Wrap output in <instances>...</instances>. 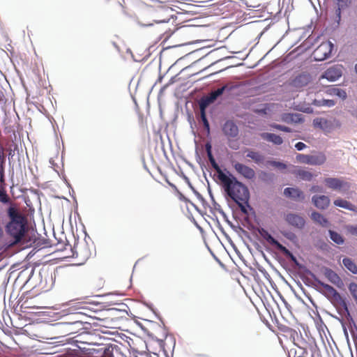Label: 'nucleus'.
<instances>
[{
    "label": "nucleus",
    "instance_id": "f257e3e1",
    "mask_svg": "<svg viewBox=\"0 0 357 357\" xmlns=\"http://www.w3.org/2000/svg\"><path fill=\"white\" fill-rule=\"evenodd\" d=\"M220 181L227 195L238 204L243 213L248 214L250 197L248 188L231 174H221Z\"/></svg>",
    "mask_w": 357,
    "mask_h": 357
},
{
    "label": "nucleus",
    "instance_id": "f03ea898",
    "mask_svg": "<svg viewBox=\"0 0 357 357\" xmlns=\"http://www.w3.org/2000/svg\"><path fill=\"white\" fill-rule=\"evenodd\" d=\"M8 215L10 221L7 225V230L13 238L9 245L13 246L18 243L24 242L26 229L24 218L13 208L8 209Z\"/></svg>",
    "mask_w": 357,
    "mask_h": 357
},
{
    "label": "nucleus",
    "instance_id": "7ed1b4c3",
    "mask_svg": "<svg viewBox=\"0 0 357 357\" xmlns=\"http://www.w3.org/2000/svg\"><path fill=\"white\" fill-rule=\"evenodd\" d=\"M296 158L298 162L310 165H321L326 160L325 154L321 152L314 155H305L299 153L297 154Z\"/></svg>",
    "mask_w": 357,
    "mask_h": 357
},
{
    "label": "nucleus",
    "instance_id": "20e7f679",
    "mask_svg": "<svg viewBox=\"0 0 357 357\" xmlns=\"http://www.w3.org/2000/svg\"><path fill=\"white\" fill-rule=\"evenodd\" d=\"M333 48L331 41L323 42L313 52V57L317 61H324L328 58Z\"/></svg>",
    "mask_w": 357,
    "mask_h": 357
},
{
    "label": "nucleus",
    "instance_id": "39448f33",
    "mask_svg": "<svg viewBox=\"0 0 357 357\" xmlns=\"http://www.w3.org/2000/svg\"><path fill=\"white\" fill-rule=\"evenodd\" d=\"M326 186L333 190L340 192H346L349 189V184L347 182L337 178L328 177L324 179Z\"/></svg>",
    "mask_w": 357,
    "mask_h": 357
},
{
    "label": "nucleus",
    "instance_id": "423d86ee",
    "mask_svg": "<svg viewBox=\"0 0 357 357\" xmlns=\"http://www.w3.org/2000/svg\"><path fill=\"white\" fill-rule=\"evenodd\" d=\"M284 220L289 225L300 229H303L305 225L304 217L296 213H286Z\"/></svg>",
    "mask_w": 357,
    "mask_h": 357
},
{
    "label": "nucleus",
    "instance_id": "0eeeda50",
    "mask_svg": "<svg viewBox=\"0 0 357 357\" xmlns=\"http://www.w3.org/2000/svg\"><path fill=\"white\" fill-rule=\"evenodd\" d=\"M342 75V67L340 66H334L327 69L321 76V79H326L330 82H335Z\"/></svg>",
    "mask_w": 357,
    "mask_h": 357
},
{
    "label": "nucleus",
    "instance_id": "6e6552de",
    "mask_svg": "<svg viewBox=\"0 0 357 357\" xmlns=\"http://www.w3.org/2000/svg\"><path fill=\"white\" fill-rule=\"evenodd\" d=\"M235 170L247 179H252L255 177V172L251 167L240 162L234 163Z\"/></svg>",
    "mask_w": 357,
    "mask_h": 357
},
{
    "label": "nucleus",
    "instance_id": "1a4fd4ad",
    "mask_svg": "<svg viewBox=\"0 0 357 357\" xmlns=\"http://www.w3.org/2000/svg\"><path fill=\"white\" fill-rule=\"evenodd\" d=\"M317 283L319 285H320L321 287H323L324 290L325 291L326 294L328 296L332 297L336 301L340 300L342 303V305L344 307V309L348 311V307L347 305V303L344 302V301L342 300L340 295L339 293L331 285L325 284L319 280L317 281Z\"/></svg>",
    "mask_w": 357,
    "mask_h": 357
},
{
    "label": "nucleus",
    "instance_id": "9d476101",
    "mask_svg": "<svg viewBox=\"0 0 357 357\" xmlns=\"http://www.w3.org/2000/svg\"><path fill=\"white\" fill-rule=\"evenodd\" d=\"M280 121L288 124H296L303 122V118L298 113H283L280 115Z\"/></svg>",
    "mask_w": 357,
    "mask_h": 357
},
{
    "label": "nucleus",
    "instance_id": "9b49d317",
    "mask_svg": "<svg viewBox=\"0 0 357 357\" xmlns=\"http://www.w3.org/2000/svg\"><path fill=\"white\" fill-rule=\"evenodd\" d=\"M312 202L319 209H325L329 206L331 200L326 195H314Z\"/></svg>",
    "mask_w": 357,
    "mask_h": 357
},
{
    "label": "nucleus",
    "instance_id": "f8f14e48",
    "mask_svg": "<svg viewBox=\"0 0 357 357\" xmlns=\"http://www.w3.org/2000/svg\"><path fill=\"white\" fill-rule=\"evenodd\" d=\"M222 131L228 137H235L238 133V127L232 121H227L225 123Z\"/></svg>",
    "mask_w": 357,
    "mask_h": 357
},
{
    "label": "nucleus",
    "instance_id": "ddd939ff",
    "mask_svg": "<svg viewBox=\"0 0 357 357\" xmlns=\"http://www.w3.org/2000/svg\"><path fill=\"white\" fill-rule=\"evenodd\" d=\"M284 195L295 201H303L305 199L303 192L298 188H287L284 190Z\"/></svg>",
    "mask_w": 357,
    "mask_h": 357
},
{
    "label": "nucleus",
    "instance_id": "4468645a",
    "mask_svg": "<svg viewBox=\"0 0 357 357\" xmlns=\"http://www.w3.org/2000/svg\"><path fill=\"white\" fill-rule=\"evenodd\" d=\"M310 81L307 74H301L296 77L292 81V85L296 88H301L306 86Z\"/></svg>",
    "mask_w": 357,
    "mask_h": 357
},
{
    "label": "nucleus",
    "instance_id": "2eb2a0df",
    "mask_svg": "<svg viewBox=\"0 0 357 357\" xmlns=\"http://www.w3.org/2000/svg\"><path fill=\"white\" fill-rule=\"evenodd\" d=\"M258 232L263 238H264L270 244L275 245L278 249H279L280 246L282 245V244L275 240L265 229H259Z\"/></svg>",
    "mask_w": 357,
    "mask_h": 357
},
{
    "label": "nucleus",
    "instance_id": "dca6fc26",
    "mask_svg": "<svg viewBox=\"0 0 357 357\" xmlns=\"http://www.w3.org/2000/svg\"><path fill=\"white\" fill-rule=\"evenodd\" d=\"M261 137L263 139L273 142L276 145H280L283 142V139L280 136L273 133L263 132L261 134Z\"/></svg>",
    "mask_w": 357,
    "mask_h": 357
},
{
    "label": "nucleus",
    "instance_id": "f3484780",
    "mask_svg": "<svg viewBox=\"0 0 357 357\" xmlns=\"http://www.w3.org/2000/svg\"><path fill=\"white\" fill-rule=\"evenodd\" d=\"M337 2V8L335 10L336 15V20L339 24L341 19V10L348 8L351 3L352 0H336Z\"/></svg>",
    "mask_w": 357,
    "mask_h": 357
},
{
    "label": "nucleus",
    "instance_id": "a211bd4d",
    "mask_svg": "<svg viewBox=\"0 0 357 357\" xmlns=\"http://www.w3.org/2000/svg\"><path fill=\"white\" fill-rule=\"evenodd\" d=\"M297 176L304 181H310L313 176L312 174L307 170L296 167L293 172Z\"/></svg>",
    "mask_w": 357,
    "mask_h": 357
},
{
    "label": "nucleus",
    "instance_id": "6ab92c4d",
    "mask_svg": "<svg viewBox=\"0 0 357 357\" xmlns=\"http://www.w3.org/2000/svg\"><path fill=\"white\" fill-rule=\"evenodd\" d=\"M333 203L336 206L341 207L351 211H356V206L347 200L342 199H337L334 201Z\"/></svg>",
    "mask_w": 357,
    "mask_h": 357
},
{
    "label": "nucleus",
    "instance_id": "aec40b11",
    "mask_svg": "<svg viewBox=\"0 0 357 357\" xmlns=\"http://www.w3.org/2000/svg\"><path fill=\"white\" fill-rule=\"evenodd\" d=\"M218 96L215 91L211 92L207 96L202 98L199 104L202 105V107H207L210 104L213 103Z\"/></svg>",
    "mask_w": 357,
    "mask_h": 357
},
{
    "label": "nucleus",
    "instance_id": "412c9836",
    "mask_svg": "<svg viewBox=\"0 0 357 357\" xmlns=\"http://www.w3.org/2000/svg\"><path fill=\"white\" fill-rule=\"evenodd\" d=\"M313 105L317 107H332L335 105V102L333 100H326V99H314L312 103Z\"/></svg>",
    "mask_w": 357,
    "mask_h": 357
},
{
    "label": "nucleus",
    "instance_id": "4be33fe9",
    "mask_svg": "<svg viewBox=\"0 0 357 357\" xmlns=\"http://www.w3.org/2000/svg\"><path fill=\"white\" fill-rule=\"evenodd\" d=\"M325 275L328 280L334 284H338L341 282V279L337 274L331 269L326 270Z\"/></svg>",
    "mask_w": 357,
    "mask_h": 357
},
{
    "label": "nucleus",
    "instance_id": "5701e85b",
    "mask_svg": "<svg viewBox=\"0 0 357 357\" xmlns=\"http://www.w3.org/2000/svg\"><path fill=\"white\" fill-rule=\"evenodd\" d=\"M246 156L248 158H251L252 160L255 161V162L257 164H260L263 162L264 160V157L261 153L256 151H247Z\"/></svg>",
    "mask_w": 357,
    "mask_h": 357
},
{
    "label": "nucleus",
    "instance_id": "b1692460",
    "mask_svg": "<svg viewBox=\"0 0 357 357\" xmlns=\"http://www.w3.org/2000/svg\"><path fill=\"white\" fill-rule=\"evenodd\" d=\"M312 219L323 227H326L328 224L327 219L317 212H314L312 213Z\"/></svg>",
    "mask_w": 357,
    "mask_h": 357
},
{
    "label": "nucleus",
    "instance_id": "393cba45",
    "mask_svg": "<svg viewBox=\"0 0 357 357\" xmlns=\"http://www.w3.org/2000/svg\"><path fill=\"white\" fill-rule=\"evenodd\" d=\"M342 264L352 273H357V266L354 262L349 258H344L342 260Z\"/></svg>",
    "mask_w": 357,
    "mask_h": 357
},
{
    "label": "nucleus",
    "instance_id": "a878e982",
    "mask_svg": "<svg viewBox=\"0 0 357 357\" xmlns=\"http://www.w3.org/2000/svg\"><path fill=\"white\" fill-rule=\"evenodd\" d=\"M329 236L331 239L337 244L341 245L344 243L343 237L338 233L329 230Z\"/></svg>",
    "mask_w": 357,
    "mask_h": 357
},
{
    "label": "nucleus",
    "instance_id": "bb28decb",
    "mask_svg": "<svg viewBox=\"0 0 357 357\" xmlns=\"http://www.w3.org/2000/svg\"><path fill=\"white\" fill-rule=\"evenodd\" d=\"M208 155V160H209L211 165L216 170V172L218 173V178L219 180H220V174H225V173L221 170V169L220 168L218 165L216 163V162L212 155V153H208V155Z\"/></svg>",
    "mask_w": 357,
    "mask_h": 357
},
{
    "label": "nucleus",
    "instance_id": "cd10ccee",
    "mask_svg": "<svg viewBox=\"0 0 357 357\" xmlns=\"http://www.w3.org/2000/svg\"><path fill=\"white\" fill-rule=\"evenodd\" d=\"M279 250H280L286 257H287L288 258H289L292 261H294V263H297V260H296V258L293 255V254L288 250L284 246H283L282 245L281 246H280V248L278 249Z\"/></svg>",
    "mask_w": 357,
    "mask_h": 357
},
{
    "label": "nucleus",
    "instance_id": "c85d7f7f",
    "mask_svg": "<svg viewBox=\"0 0 357 357\" xmlns=\"http://www.w3.org/2000/svg\"><path fill=\"white\" fill-rule=\"evenodd\" d=\"M199 108H200V113H201V119L204 123V126L205 128L207 129V130H209V123L206 119V114H205V109L206 107H202V105L199 104Z\"/></svg>",
    "mask_w": 357,
    "mask_h": 357
},
{
    "label": "nucleus",
    "instance_id": "c756f323",
    "mask_svg": "<svg viewBox=\"0 0 357 357\" xmlns=\"http://www.w3.org/2000/svg\"><path fill=\"white\" fill-rule=\"evenodd\" d=\"M271 127L274 128V129H276V130H281V131H284V132H292V130L287 127V126H282V125H280V124H276V123H273L271 125Z\"/></svg>",
    "mask_w": 357,
    "mask_h": 357
},
{
    "label": "nucleus",
    "instance_id": "7c9ffc66",
    "mask_svg": "<svg viewBox=\"0 0 357 357\" xmlns=\"http://www.w3.org/2000/svg\"><path fill=\"white\" fill-rule=\"evenodd\" d=\"M225 91H231V88L229 87L228 85H225L223 86H222L221 88H219L217 90L214 91L215 93L217 94V96L219 97L221 95L223 94V93Z\"/></svg>",
    "mask_w": 357,
    "mask_h": 357
},
{
    "label": "nucleus",
    "instance_id": "2f4dec72",
    "mask_svg": "<svg viewBox=\"0 0 357 357\" xmlns=\"http://www.w3.org/2000/svg\"><path fill=\"white\" fill-rule=\"evenodd\" d=\"M270 164L276 167V168H278L280 169H285L287 168V165L283 163V162H278V161H271L270 162Z\"/></svg>",
    "mask_w": 357,
    "mask_h": 357
},
{
    "label": "nucleus",
    "instance_id": "473e14b6",
    "mask_svg": "<svg viewBox=\"0 0 357 357\" xmlns=\"http://www.w3.org/2000/svg\"><path fill=\"white\" fill-rule=\"evenodd\" d=\"M336 96L340 98L342 100H344L347 98V95L344 90L338 88L336 93Z\"/></svg>",
    "mask_w": 357,
    "mask_h": 357
},
{
    "label": "nucleus",
    "instance_id": "72a5a7b5",
    "mask_svg": "<svg viewBox=\"0 0 357 357\" xmlns=\"http://www.w3.org/2000/svg\"><path fill=\"white\" fill-rule=\"evenodd\" d=\"M314 125L319 126L321 128H324V126L327 123V121L326 119H321L318 122V120H315L314 121Z\"/></svg>",
    "mask_w": 357,
    "mask_h": 357
},
{
    "label": "nucleus",
    "instance_id": "f704fd0d",
    "mask_svg": "<svg viewBox=\"0 0 357 357\" xmlns=\"http://www.w3.org/2000/svg\"><path fill=\"white\" fill-rule=\"evenodd\" d=\"M338 88L337 87H330L326 90V93L330 96H336V93Z\"/></svg>",
    "mask_w": 357,
    "mask_h": 357
},
{
    "label": "nucleus",
    "instance_id": "c9c22d12",
    "mask_svg": "<svg viewBox=\"0 0 357 357\" xmlns=\"http://www.w3.org/2000/svg\"><path fill=\"white\" fill-rule=\"evenodd\" d=\"M348 231L353 235L357 236V225L356 226H349L347 227Z\"/></svg>",
    "mask_w": 357,
    "mask_h": 357
},
{
    "label": "nucleus",
    "instance_id": "e433bc0d",
    "mask_svg": "<svg viewBox=\"0 0 357 357\" xmlns=\"http://www.w3.org/2000/svg\"><path fill=\"white\" fill-rule=\"evenodd\" d=\"M310 192H322V188L319 185H313L310 188Z\"/></svg>",
    "mask_w": 357,
    "mask_h": 357
},
{
    "label": "nucleus",
    "instance_id": "4c0bfd02",
    "mask_svg": "<svg viewBox=\"0 0 357 357\" xmlns=\"http://www.w3.org/2000/svg\"><path fill=\"white\" fill-rule=\"evenodd\" d=\"M306 147V145L303 143V142H298L295 144V148L298 150V151H302Z\"/></svg>",
    "mask_w": 357,
    "mask_h": 357
},
{
    "label": "nucleus",
    "instance_id": "58836bf2",
    "mask_svg": "<svg viewBox=\"0 0 357 357\" xmlns=\"http://www.w3.org/2000/svg\"><path fill=\"white\" fill-rule=\"evenodd\" d=\"M284 236H286L287 238L291 239V240L293 238H294V236H295V235H294L293 233H291V232H289V233H287V234H284Z\"/></svg>",
    "mask_w": 357,
    "mask_h": 357
},
{
    "label": "nucleus",
    "instance_id": "ea45409f",
    "mask_svg": "<svg viewBox=\"0 0 357 357\" xmlns=\"http://www.w3.org/2000/svg\"><path fill=\"white\" fill-rule=\"evenodd\" d=\"M206 152L207 155H208V153H211V146L209 144H207L206 145Z\"/></svg>",
    "mask_w": 357,
    "mask_h": 357
},
{
    "label": "nucleus",
    "instance_id": "a19ab883",
    "mask_svg": "<svg viewBox=\"0 0 357 357\" xmlns=\"http://www.w3.org/2000/svg\"><path fill=\"white\" fill-rule=\"evenodd\" d=\"M3 234V229L1 228V227H0V237L2 236Z\"/></svg>",
    "mask_w": 357,
    "mask_h": 357
},
{
    "label": "nucleus",
    "instance_id": "79ce46f5",
    "mask_svg": "<svg viewBox=\"0 0 357 357\" xmlns=\"http://www.w3.org/2000/svg\"><path fill=\"white\" fill-rule=\"evenodd\" d=\"M354 69H355L356 73L357 74V63L355 65Z\"/></svg>",
    "mask_w": 357,
    "mask_h": 357
}]
</instances>
